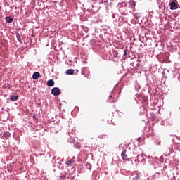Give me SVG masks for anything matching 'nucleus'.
Returning <instances> with one entry per match:
<instances>
[{"label":"nucleus","instance_id":"obj_7","mask_svg":"<svg viewBox=\"0 0 180 180\" xmlns=\"http://www.w3.org/2000/svg\"><path fill=\"white\" fill-rule=\"evenodd\" d=\"M47 86H54V80H53V79L48 80Z\"/></svg>","mask_w":180,"mask_h":180},{"label":"nucleus","instance_id":"obj_4","mask_svg":"<svg viewBox=\"0 0 180 180\" xmlns=\"http://www.w3.org/2000/svg\"><path fill=\"white\" fill-rule=\"evenodd\" d=\"M127 153V151L126 150H124V151H122V153H121V155H122V160H127V154L126 153Z\"/></svg>","mask_w":180,"mask_h":180},{"label":"nucleus","instance_id":"obj_13","mask_svg":"<svg viewBox=\"0 0 180 180\" xmlns=\"http://www.w3.org/2000/svg\"><path fill=\"white\" fill-rule=\"evenodd\" d=\"M112 54L113 57H117V54L119 53H117V51H113Z\"/></svg>","mask_w":180,"mask_h":180},{"label":"nucleus","instance_id":"obj_17","mask_svg":"<svg viewBox=\"0 0 180 180\" xmlns=\"http://www.w3.org/2000/svg\"><path fill=\"white\" fill-rule=\"evenodd\" d=\"M110 98H112V96H110Z\"/></svg>","mask_w":180,"mask_h":180},{"label":"nucleus","instance_id":"obj_5","mask_svg":"<svg viewBox=\"0 0 180 180\" xmlns=\"http://www.w3.org/2000/svg\"><path fill=\"white\" fill-rule=\"evenodd\" d=\"M75 162V160L74 159H71L70 160H68L66 162V165H68L69 167H72V165Z\"/></svg>","mask_w":180,"mask_h":180},{"label":"nucleus","instance_id":"obj_8","mask_svg":"<svg viewBox=\"0 0 180 180\" xmlns=\"http://www.w3.org/2000/svg\"><path fill=\"white\" fill-rule=\"evenodd\" d=\"M75 70L73 69H68L65 74H67V75H72V74H74Z\"/></svg>","mask_w":180,"mask_h":180},{"label":"nucleus","instance_id":"obj_14","mask_svg":"<svg viewBox=\"0 0 180 180\" xmlns=\"http://www.w3.org/2000/svg\"><path fill=\"white\" fill-rule=\"evenodd\" d=\"M140 179V175L137 174L135 178H133L132 180H139Z\"/></svg>","mask_w":180,"mask_h":180},{"label":"nucleus","instance_id":"obj_12","mask_svg":"<svg viewBox=\"0 0 180 180\" xmlns=\"http://www.w3.org/2000/svg\"><path fill=\"white\" fill-rule=\"evenodd\" d=\"M17 40L19 41L20 43H22V38L20 37V34H16Z\"/></svg>","mask_w":180,"mask_h":180},{"label":"nucleus","instance_id":"obj_3","mask_svg":"<svg viewBox=\"0 0 180 180\" xmlns=\"http://www.w3.org/2000/svg\"><path fill=\"white\" fill-rule=\"evenodd\" d=\"M11 137V133L9 131H6L3 134V140H8Z\"/></svg>","mask_w":180,"mask_h":180},{"label":"nucleus","instance_id":"obj_1","mask_svg":"<svg viewBox=\"0 0 180 180\" xmlns=\"http://www.w3.org/2000/svg\"><path fill=\"white\" fill-rule=\"evenodd\" d=\"M52 95H54V96H58L61 94V90H60V88L58 87H54L51 90Z\"/></svg>","mask_w":180,"mask_h":180},{"label":"nucleus","instance_id":"obj_9","mask_svg":"<svg viewBox=\"0 0 180 180\" xmlns=\"http://www.w3.org/2000/svg\"><path fill=\"white\" fill-rule=\"evenodd\" d=\"M6 22L7 23H12V22H13V18L11 17H6Z\"/></svg>","mask_w":180,"mask_h":180},{"label":"nucleus","instance_id":"obj_10","mask_svg":"<svg viewBox=\"0 0 180 180\" xmlns=\"http://www.w3.org/2000/svg\"><path fill=\"white\" fill-rule=\"evenodd\" d=\"M11 101H18L19 99L18 96H11L10 97Z\"/></svg>","mask_w":180,"mask_h":180},{"label":"nucleus","instance_id":"obj_15","mask_svg":"<svg viewBox=\"0 0 180 180\" xmlns=\"http://www.w3.org/2000/svg\"><path fill=\"white\" fill-rule=\"evenodd\" d=\"M124 56H127V51L126 50L124 51Z\"/></svg>","mask_w":180,"mask_h":180},{"label":"nucleus","instance_id":"obj_2","mask_svg":"<svg viewBox=\"0 0 180 180\" xmlns=\"http://www.w3.org/2000/svg\"><path fill=\"white\" fill-rule=\"evenodd\" d=\"M170 9L174 11V9H178V4L175 3V1H172L170 3Z\"/></svg>","mask_w":180,"mask_h":180},{"label":"nucleus","instance_id":"obj_11","mask_svg":"<svg viewBox=\"0 0 180 180\" xmlns=\"http://www.w3.org/2000/svg\"><path fill=\"white\" fill-rule=\"evenodd\" d=\"M129 5L130 6H132L133 8H134L136 6V1H134V0H131L129 1Z\"/></svg>","mask_w":180,"mask_h":180},{"label":"nucleus","instance_id":"obj_6","mask_svg":"<svg viewBox=\"0 0 180 180\" xmlns=\"http://www.w3.org/2000/svg\"><path fill=\"white\" fill-rule=\"evenodd\" d=\"M39 77H40V73L39 72H34L32 75L33 79H37V78H39Z\"/></svg>","mask_w":180,"mask_h":180},{"label":"nucleus","instance_id":"obj_16","mask_svg":"<svg viewBox=\"0 0 180 180\" xmlns=\"http://www.w3.org/2000/svg\"><path fill=\"white\" fill-rule=\"evenodd\" d=\"M142 161H143L144 162H146V160L145 159H143Z\"/></svg>","mask_w":180,"mask_h":180}]
</instances>
